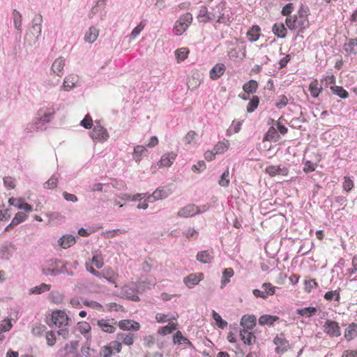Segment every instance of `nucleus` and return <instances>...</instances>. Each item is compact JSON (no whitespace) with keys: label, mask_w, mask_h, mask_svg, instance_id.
<instances>
[{"label":"nucleus","mask_w":357,"mask_h":357,"mask_svg":"<svg viewBox=\"0 0 357 357\" xmlns=\"http://www.w3.org/2000/svg\"><path fill=\"white\" fill-rule=\"evenodd\" d=\"M265 172L271 176L276 175L287 176L289 173L287 167L282 165H269L265 169Z\"/></svg>","instance_id":"2eb2a0df"},{"label":"nucleus","mask_w":357,"mask_h":357,"mask_svg":"<svg viewBox=\"0 0 357 357\" xmlns=\"http://www.w3.org/2000/svg\"><path fill=\"white\" fill-rule=\"evenodd\" d=\"M117 339L121 340L124 344L130 346L134 342V335L132 333H119Z\"/></svg>","instance_id":"a18cd8bd"},{"label":"nucleus","mask_w":357,"mask_h":357,"mask_svg":"<svg viewBox=\"0 0 357 357\" xmlns=\"http://www.w3.org/2000/svg\"><path fill=\"white\" fill-rule=\"evenodd\" d=\"M15 245L8 241L4 242L0 245V259L9 260L15 251Z\"/></svg>","instance_id":"9b49d317"},{"label":"nucleus","mask_w":357,"mask_h":357,"mask_svg":"<svg viewBox=\"0 0 357 357\" xmlns=\"http://www.w3.org/2000/svg\"><path fill=\"white\" fill-rule=\"evenodd\" d=\"M121 293L123 296L131 301H139V297L138 296L139 290L135 283L124 285L121 289Z\"/></svg>","instance_id":"6e6552de"},{"label":"nucleus","mask_w":357,"mask_h":357,"mask_svg":"<svg viewBox=\"0 0 357 357\" xmlns=\"http://www.w3.org/2000/svg\"><path fill=\"white\" fill-rule=\"evenodd\" d=\"M76 242V238L73 235L65 234L58 240L59 245L63 249H67L73 245Z\"/></svg>","instance_id":"393cba45"},{"label":"nucleus","mask_w":357,"mask_h":357,"mask_svg":"<svg viewBox=\"0 0 357 357\" xmlns=\"http://www.w3.org/2000/svg\"><path fill=\"white\" fill-rule=\"evenodd\" d=\"M317 312V308L315 307H307L303 308H298L296 310V314L305 317H311L316 314Z\"/></svg>","instance_id":"e433bc0d"},{"label":"nucleus","mask_w":357,"mask_h":357,"mask_svg":"<svg viewBox=\"0 0 357 357\" xmlns=\"http://www.w3.org/2000/svg\"><path fill=\"white\" fill-rule=\"evenodd\" d=\"M89 135L93 141L105 142L109 138L107 130L100 124V121H96L92 130Z\"/></svg>","instance_id":"39448f33"},{"label":"nucleus","mask_w":357,"mask_h":357,"mask_svg":"<svg viewBox=\"0 0 357 357\" xmlns=\"http://www.w3.org/2000/svg\"><path fill=\"white\" fill-rule=\"evenodd\" d=\"M257 89L258 83L254 79H250L243 85V91L248 94L255 93Z\"/></svg>","instance_id":"ea45409f"},{"label":"nucleus","mask_w":357,"mask_h":357,"mask_svg":"<svg viewBox=\"0 0 357 357\" xmlns=\"http://www.w3.org/2000/svg\"><path fill=\"white\" fill-rule=\"evenodd\" d=\"M272 31L273 33L280 38H284L286 37L287 30L283 23H275L272 27Z\"/></svg>","instance_id":"7c9ffc66"},{"label":"nucleus","mask_w":357,"mask_h":357,"mask_svg":"<svg viewBox=\"0 0 357 357\" xmlns=\"http://www.w3.org/2000/svg\"><path fill=\"white\" fill-rule=\"evenodd\" d=\"M92 264L96 267V268L100 269L103 266V259L100 252H96L93 254V257L91 259Z\"/></svg>","instance_id":"6e6d98bb"},{"label":"nucleus","mask_w":357,"mask_h":357,"mask_svg":"<svg viewBox=\"0 0 357 357\" xmlns=\"http://www.w3.org/2000/svg\"><path fill=\"white\" fill-rule=\"evenodd\" d=\"M10 205L13 206L19 209L24 210L26 213H29L33 211L31 205L26 202L22 199L10 198L8 200Z\"/></svg>","instance_id":"dca6fc26"},{"label":"nucleus","mask_w":357,"mask_h":357,"mask_svg":"<svg viewBox=\"0 0 357 357\" xmlns=\"http://www.w3.org/2000/svg\"><path fill=\"white\" fill-rule=\"evenodd\" d=\"M210 9L211 10H209L208 8L205 5L200 7L197 16L199 22L206 24L211 22L216 19L218 14L215 12V6L210 7Z\"/></svg>","instance_id":"20e7f679"},{"label":"nucleus","mask_w":357,"mask_h":357,"mask_svg":"<svg viewBox=\"0 0 357 357\" xmlns=\"http://www.w3.org/2000/svg\"><path fill=\"white\" fill-rule=\"evenodd\" d=\"M226 8V2L221 1L220 3L215 6V12L218 14L216 22L229 25L231 22V17L228 13L224 12Z\"/></svg>","instance_id":"423d86ee"},{"label":"nucleus","mask_w":357,"mask_h":357,"mask_svg":"<svg viewBox=\"0 0 357 357\" xmlns=\"http://www.w3.org/2000/svg\"><path fill=\"white\" fill-rule=\"evenodd\" d=\"M178 315L176 317H169L168 314H162V313H157L155 314V320L158 323H165L169 321H171L172 319H176Z\"/></svg>","instance_id":"69168bd1"},{"label":"nucleus","mask_w":357,"mask_h":357,"mask_svg":"<svg viewBox=\"0 0 357 357\" xmlns=\"http://www.w3.org/2000/svg\"><path fill=\"white\" fill-rule=\"evenodd\" d=\"M289 102V99L285 95H280L278 97L275 102V107L278 109L285 107Z\"/></svg>","instance_id":"680f3d73"},{"label":"nucleus","mask_w":357,"mask_h":357,"mask_svg":"<svg viewBox=\"0 0 357 357\" xmlns=\"http://www.w3.org/2000/svg\"><path fill=\"white\" fill-rule=\"evenodd\" d=\"M91 329V327L88 322L81 321L78 323L77 330L83 335L86 336V335L89 334Z\"/></svg>","instance_id":"13d9d810"},{"label":"nucleus","mask_w":357,"mask_h":357,"mask_svg":"<svg viewBox=\"0 0 357 357\" xmlns=\"http://www.w3.org/2000/svg\"><path fill=\"white\" fill-rule=\"evenodd\" d=\"M65 59L63 57H59L53 62L51 70L54 74L58 77H61L63 75V68L66 65Z\"/></svg>","instance_id":"412c9836"},{"label":"nucleus","mask_w":357,"mask_h":357,"mask_svg":"<svg viewBox=\"0 0 357 357\" xmlns=\"http://www.w3.org/2000/svg\"><path fill=\"white\" fill-rule=\"evenodd\" d=\"M204 278L202 273H190L183 278L184 284L190 289L193 288L195 285Z\"/></svg>","instance_id":"4468645a"},{"label":"nucleus","mask_w":357,"mask_h":357,"mask_svg":"<svg viewBox=\"0 0 357 357\" xmlns=\"http://www.w3.org/2000/svg\"><path fill=\"white\" fill-rule=\"evenodd\" d=\"M212 317L215 320L216 325L218 328L224 329L227 326V322L222 319L221 316L215 310L212 311Z\"/></svg>","instance_id":"3c124183"},{"label":"nucleus","mask_w":357,"mask_h":357,"mask_svg":"<svg viewBox=\"0 0 357 357\" xmlns=\"http://www.w3.org/2000/svg\"><path fill=\"white\" fill-rule=\"evenodd\" d=\"M69 319L67 314L61 310L54 311L52 313L51 317L47 320V324L51 327L60 328L57 331L59 335H61L66 338L68 335V329L67 326L68 324Z\"/></svg>","instance_id":"f03ea898"},{"label":"nucleus","mask_w":357,"mask_h":357,"mask_svg":"<svg viewBox=\"0 0 357 357\" xmlns=\"http://www.w3.org/2000/svg\"><path fill=\"white\" fill-rule=\"evenodd\" d=\"M56 110L58 108H56L55 104L52 102H45L42 104L33 120L24 126V132L28 135L45 130L47 125L54 119Z\"/></svg>","instance_id":"f257e3e1"},{"label":"nucleus","mask_w":357,"mask_h":357,"mask_svg":"<svg viewBox=\"0 0 357 357\" xmlns=\"http://www.w3.org/2000/svg\"><path fill=\"white\" fill-rule=\"evenodd\" d=\"M176 330V324L170 323L167 326H162L159 328L158 333L162 335H166L172 333L173 331Z\"/></svg>","instance_id":"864d4df0"},{"label":"nucleus","mask_w":357,"mask_h":357,"mask_svg":"<svg viewBox=\"0 0 357 357\" xmlns=\"http://www.w3.org/2000/svg\"><path fill=\"white\" fill-rule=\"evenodd\" d=\"M78 347L77 341H72L70 343H67L65 346L60 349L57 354L59 357H67L69 354H73L77 352Z\"/></svg>","instance_id":"ddd939ff"},{"label":"nucleus","mask_w":357,"mask_h":357,"mask_svg":"<svg viewBox=\"0 0 357 357\" xmlns=\"http://www.w3.org/2000/svg\"><path fill=\"white\" fill-rule=\"evenodd\" d=\"M22 15L21 13L17 11V10H13V24L15 28L17 29V31L21 34L22 33Z\"/></svg>","instance_id":"a19ab883"},{"label":"nucleus","mask_w":357,"mask_h":357,"mask_svg":"<svg viewBox=\"0 0 357 357\" xmlns=\"http://www.w3.org/2000/svg\"><path fill=\"white\" fill-rule=\"evenodd\" d=\"M256 317L255 315H243L241 320V325L243 329L252 330L256 325Z\"/></svg>","instance_id":"a878e982"},{"label":"nucleus","mask_w":357,"mask_h":357,"mask_svg":"<svg viewBox=\"0 0 357 357\" xmlns=\"http://www.w3.org/2000/svg\"><path fill=\"white\" fill-rule=\"evenodd\" d=\"M183 234L188 239L190 238H195L196 239L198 236V231L194 228L188 227L183 231Z\"/></svg>","instance_id":"774afa93"},{"label":"nucleus","mask_w":357,"mask_h":357,"mask_svg":"<svg viewBox=\"0 0 357 357\" xmlns=\"http://www.w3.org/2000/svg\"><path fill=\"white\" fill-rule=\"evenodd\" d=\"M273 344L276 345L275 351L277 354H283L289 348V342L286 339L284 333L278 334L273 339Z\"/></svg>","instance_id":"0eeeda50"},{"label":"nucleus","mask_w":357,"mask_h":357,"mask_svg":"<svg viewBox=\"0 0 357 357\" xmlns=\"http://www.w3.org/2000/svg\"><path fill=\"white\" fill-rule=\"evenodd\" d=\"M51 288L50 284H47L45 283H42L38 286H36L30 289V293L31 294H40L44 292L48 291Z\"/></svg>","instance_id":"de8ad7c7"},{"label":"nucleus","mask_w":357,"mask_h":357,"mask_svg":"<svg viewBox=\"0 0 357 357\" xmlns=\"http://www.w3.org/2000/svg\"><path fill=\"white\" fill-rule=\"evenodd\" d=\"M344 50L348 54H356L357 53V38H350L343 46Z\"/></svg>","instance_id":"c756f323"},{"label":"nucleus","mask_w":357,"mask_h":357,"mask_svg":"<svg viewBox=\"0 0 357 357\" xmlns=\"http://www.w3.org/2000/svg\"><path fill=\"white\" fill-rule=\"evenodd\" d=\"M234 271L231 268H225L221 278V288H224L229 282V278L234 276Z\"/></svg>","instance_id":"4c0bfd02"},{"label":"nucleus","mask_w":357,"mask_h":357,"mask_svg":"<svg viewBox=\"0 0 357 357\" xmlns=\"http://www.w3.org/2000/svg\"><path fill=\"white\" fill-rule=\"evenodd\" d=\"M332 93L339 98L346 99L349 97V93L342 86H331Z\"/></svg>","instance_id":"c03bdc74"},{"label":"nucleus","mask_w":357,"mask_h":357,"mask_svg":"<svg viewBox=\"0 0 357 357\" xmlns=\"http://www.w3.org/2000/svg\"><path fill=\"white\" fill-rule=\"evenodd\" d=\"M295 20H296V24L297 29H298V31L297 33V36L299 35V33H303L304 30L306 29V27L308 25V20H307V16L306 17H298V15H294Z\"/></svg>","instance_id":"f704fd0d"},{"label":"nucleus","mask_w":357,"mask_h":357,"mask_svg":"<svg viewBox=\"0 0 357 357\" xmlns=\"http://www.w3.org/2000/svg\"><path fill=\"white\" fill-rule=\"evenodd\" d=\"M226 67L224 63H219L215 64L209 72L210 78L216 80L224 75Z\"/></svg>","instance_id":"b1692460"},{"label":"nucleus","mask_w":357,"mask_h":357,"mask_svg":"<svg viewBox=\"0 0 357 357\" xmlns=\"http://www.w3.org/2000/svg\"><path fill=\"white\" fill-rule=\"evenodd\" d=\"M240 337L243 343L248 346L254 344L256 342L255 335L248 329H241L240 331Z\"/></svg>","instance_id":"aec40b11"},{"label":"nucleus","mask_w":357,"mask_h":357,"mask_svg":"<svg viewBox=\"0 0 357 357\" xmlns=\"http://www.w3.org/2000/svg\"><path fill=\"white\" fill-rule=\"evenodd\" d=\"M42 273L45 275H51V276H57L59 275V272L57 271L56 267H48L45 265L42 268Z\"/></svg>","instance_id":"0e129e2a"},{"label":"nucleus","mask_w":357,"mask_h":357,"mask_svg":"<svg viewBox=\"0 0 357 357\" xmlns=\"http://www.w3.org/2000/svg\"><path fill=\"white\" fill-rule=\"evenodd\" d=\"M119 326L123 331H137L139 329L140 325L138 322L131 319H124L119 322Z\"/></svg>","instance_id":"4be33fe9"},{"label":"nucleus","mask_w":357,"mask_h":357,"mask_svg":"<svg viewBox=\"0 0 357 357\" xmlns=\"http://www.w3.org/2000/svg\"><path fill=\"white\" fill-rule=\"evenodd\" d=\"M196 259L202 264H211L213 260L212 250H202L197 252Z\"/></svg>","instance_id":"a211bd4d"},{"label":"nucleus","mask_w":357,"mask_h":357,"mask_svg":"<svg viewBox=\"0 0 357 357\" xmlns=\"http://www.w3.org/2000/svg\"><path fill=\"white\" fill-rule=\"evenodd\" d=\"M352 267L346 270L344 276L346 278H351L357 272V254L355 255L351 261Z\"/></svg>","instance_id":"8fccbe9b"},{"label":"nucleus","mask_w":357,"mask_h":357,"mask_svg":"<svg viewBox=\"0 0 357 357\" xmlns=\"http://www.w3.org/2000/svg\"><path fill=\"white\" fill-rule=\"evenodd\" d=\"M229 167H227L220 176L218 184L222 187L226 188L229 186Z\"/></svg>","instance_id":"603ef678"},{"label":"nucleus","mask_w":357,"mask_h":357,"mask_svg":"<svg viewBox=\"0 0 357 357\" xmlns=\"http://www.w3.org/2000/svg\"><path fill=\"white\" fill-rule=\"evenodd\" d=\"M146 153L147 150L145 146L137 145L134 148L132 158L137 162H139L143 157L146 155Z\"/></svg>","instance_id":"2f4dec72"},{"label":"nucleus","mask_w":357,"mask_h":357,"mask_svg":"<svg viewBox=\"0 0 357 357\" xmlns=\"http://www.w3.org/2000/svg\"><path fill=\"white\" fill-rule=\"evenodd\" d=\"M229 143L228 141L226 142H218L213 148V151L216 154L222 153L227 151L229 148Z\"/></svg>","instance_id":"e2e57ef3"},{"label":"nucleus","mask_w":357,"mask_h":357,"mask_svg":"<svg viewBox=\"0 0 357 357\" xmlns=\"http://www.w3.org/2000/svg\"><path fill=\"white\" fill-rule=\"evenodd\" d=\"M357 336V324L352 323L345 330L344 337L347 340L350 341Z\"/></svg>","instance_id":"58836bf2"},{"label":"nucleus","mask_w":357,"mask_h":357,"mask_svg":"<svg viewBox=\"0 0 357 357\" xmlns=\"http://www.w3.org/2000/svg\"><path fill=\"white\" fill-rule=\"evenodd\" d=\"M192 22V15L190 13L183 14L178 20L176 21L173 33L175 36L182 35L189 27Z\"/></svg>","instance_id":"7ed1b4c3"},{"label":"nucleus","mask_w":357,"mask_h":357,"mask_svg":"<svg viewBox=\"0 0 357 357\" xmlns=\"http://www.w3.org/2000/svg\"><path fill=\"white\" fill-rule=\"evenodd\" d=\"M174 342L178 344H185L189 347H192V344L190 341L185 337H184L181 332L178 331L174 335L173 337Z\"/></svg>","instance_id":"37998d69"},{"label":"nucleus","mask_w":357,"mask_h":357,"mask_svg":"<svg viewBox=\"0 0 357 357\" xmlns=\"http://www.w3.org/2000/svg\"><path fill=\"white\" fill-rule=\"evenodd\" d=\"M309 91L313 98H317L323 91L322 85L316 79L312 81L309 85Z\"/></svg>","instance_id":"473e14b6"},{"label":"nucleus","mask_w":357,"mask_h":357,"mask_svg":"<svg viewBox=\"0 0 357 357\" xmlns=\"http://www.w3.org/2000/svg\"><path fill=\"white\" fill-rule=\"evenodd\" d=\"M261 289L268 298V296H273L275 293V287L270 282H264L261 285Z\"/></svg>","instance_id":"4d7b16f0"},{"label":"nucleus","mask_w":357,"mask_h":357,"mask_svg":"<svg viewBox=\"0 0 357 357\" xmlns=\"http://www.w3.org/2000/svg\"><path fill=\"white\" fill-rule=\"evenodd\" d=\"M242 124H243V121L234 120L232 121L231 126L227 130L226 135L227 137H230L234 133H238L241 129Z\"/></svg>","instance_id":"79ce46f5"},{"label":"nucleus","mask_w":357,"mask_h":357,"mask_svg":"<svg viewBox=\"0 0 357 357\" xmlns=\"http://www.w3.org/2000/svg\"><path fill=\"white\" fill-rule=\"evenodd\" d=\"M98 35H99V30L96 27L92 26L85 33V35L84 37V41L86 43H89L91 44L96 40Z\"/></svg>","instance_id":"bb28decb"},{"label":"nucleus","mask_w":357,"mask_h":357,"mask_svg":"<svg viewBox=\"0 0 357 357\" xmlns=\"http://www.w3.org/2000/svg\"><path fill=\"white\" fill-rule=\"evenodd\" d=\"M280 317L275 315L264 314L259 319V324L261 326H273L275 322L278 321Z\"/></svg>","instance_id":"c85d7f7f"},{"label":"nucleus","mask_w":357,"mask_h":357,"mask_svg":"<svg viewBox=\"0 0 357 357\" xmlns=\"http://www.w3.org/2000/svg\"><path fill=\"white\" fill-rule=\"evenodd\" d=\"M59 175L54 174L49 180L44 183V188L53 190L57 186Z\"/></svg>","instance_id":"09e8293b"},{"label":"nucleus","mask_w":357,"mask_h":357,"mask_svg":"<svg viewBox=\"0 0 357 357\" xmlns=\"http://www.w3.org/2000/svg\"><path fill=\"white\" fill-rule=\"evenodd\" d=\"M116 324V321H114V319H101L97 321V325L98 327L105 333H113L116 330V327L114 325Z\"/></svg>","instance_id":"f8f14e48"},{"label":"nucleus","mask_w":357,"mask_h":357,"mask_svg":"<svg viewBox=\"0 0 357 357\" xmlns=\"http://www.w3.org/2000/svg\"><path fill=\"white\" fill-rule=\"evenodd\" d=\"M324 328V332L331 337H339L341 335L339 324L335 321L327 320Z\"/></svg>","instance_id":"9d476101"},{"label":"nucleus","mask_w":357,"mask_h":357,"mask_svg":"<svg viewBox=\"0 0 357 357\" xmlns=\"http://www.w3.org/2000/svg\"><path fill=\"white\" fill-rule=\"evenodd\" d=\"M197 206L194 204H189L183 207L178 211V215L181 218H188L197 215L199 211H196Z\"/></svg>","instance_id":"6ab92c4d"},{"label":"nucleus","mask_w":357,"mask_h":357,"mask_svg":"<svg viewBox=\"0 0 357 357\" xmlns=\"http://www.w3.org/2000/svg\"><path fill=\"white\" fill-rule=\"evenodd\" d=\"M176 154L174 152L166 153L163 154L159 162L155 165L151 166V170L154 172L157 169L158 167H170L174 160H176Z\"/></svg>","instance_id":"1a4fd4ad"},{"label":"nucleus","mask_w":357,"mask_h":357,"mask_svg":"<svg viewBox=\"0 0 357 357\" xmlns=\"http://www.w3.org/2000/svg\"><path fill=\"white\" fill-rule=\"evenodd\" d=\"M146 26V20H142L139 24L136 26L130 33L129 37L131 40H135L144 29Z\"/></svg>","instance_id":"49530a36"},{"label":"nucleus","mask_w":357,"mask_h":357,"mask_svg":"<svg viewBox=\"0 0 357 357\" xmlns=\"http://www.w3.org/2000/svg\"><path fill=\"white\" fill-rule=\"evenodd\" d=\"M189 53L190 50L188 47H181L177 49L174 52L177 63H181L185 61L188 58Z\"/></svg>","instance_id":"c9c22d12"},{"label":"nucleus","mask_w":357,"mask_h":357,"mask_svg":"<svg viewBox=\"0 0 357 357\" xmlns=\"http://www.w3.org/2000/svg\"><path fill=\"white\" fill-rule=\"evenodd\" d=\"M259 103V98L257 96H253L247 105V112L248 113L253 112L258 107Z\"/></svg>","instance_id":"5fc2aeb1"},{"label":"nucleus","mask_w":357,"mask_h":357,"mask_svg":"<svg viewBox=\"0 0 357 357\" xmlns=\"http://www.w3.org/2000/svg\"><path fill=\"white\" fill-rule=\"evenodd\" d=\"M78 81V77L73 75H69L66 76L64 79L63 84L61 86V90L69 91L74 89L76 86V83Z\"/></svg>","instance_id":"5701e85b"},{"label":"nucleus","mask_w":357,"mask_h":357,"mask_svg":"<svg viewBox=\"0 0 357 357\" xmlns=\"http://www.w3.org/2000/svg\"><path fill=\"white\" fill-rule=\"evenodd\" d=\"M28 215L24 212H18L12 220L13 225L15 226L25 221Z\"/></svg>","instance_id":"052dcab7"},{"label":"nucleus","mask_w":357,"mask_h":357,"mask_svg":"<svg viewBox=\"0 0 357 357\" xmlns=\"http://www.w3.org/2000/svg\"><path fill=\"white\" fill-rule=\"evenodd\" d=\"M169 195V192L168 190H166L164 188H158L151 195H149L146 197V200L148 202H153L156 200L165 199Z\"/></svg>","instance_id":"f3484780"},{"label":"nucleus","mask_w":357,"mask_h":357,"mask_svg":"<svg viewBox=\"0 0 357 357\" xmlns=\"http://www.w3.org/2000/svg\"><path fill=\"white\" fill-rule=\"evenodd\" d=\"M261 29L258 25H253L247 32L248 40L250 42H255L259 38Z\"/></svg>","instance_id":"72a5a7b5"},{"label":"nucleus","mask_w":357,"mask_h":357,"mask_svg":"<svg viewBox=\"0 0 357 357\" xmlns=\"http://www.w3.org/2000/svg\"><path fill=\"white\" fill-rule=\"evenodd\" d=\"M80 126L86 129H90L93 126V120L91 116L88 114L81 121Z\"/></svg>","instance_id":"338daca9"},{"label":"nucleus","mask_w":357,"mask_h":357,"mask_svg":"<svg viewBox=\"0 0 357 357\" xmlns=\"http://www.w3.org/2000/svg\"><path fill=\"white\" fill-rule=\"evenodd\" d=\"M280 139V135L278 132L274 124L271 126L268 131L266 132L264 137L263 141H270V142H278Z\"/></svg>","instance_id":"cd10ccee"},{"label":"nucleus","mask_w":357,"mask_h":357,"mask_svg":"<svg viewBox=\"0 0 357 357\" xmlns=\"http://www.w3.org/2000/svg\"><path fill=\"white\" fill-rule=\"evenodd\" d=\"M324 298L328 301H340V296L337 290L327 291L324 295Z\"/></svg>","instance_id":"bf43d9fd"}]
</instances>
